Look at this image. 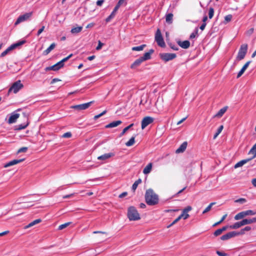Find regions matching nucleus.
<instances>
[{
	"instance_id": "obj_42",
	"label": "nucleus",
	"mask_w": 256,
	"mask_h": 256,
	"mask_svg": "<svg viewBox=\"0 0 256 256\" xmlns=\"http://www.w3.org/2000/svg\"><path fill=\"white\" fill-rule=\"evenodd\" d=\"M28 147L21 148L17 150V154H18L20 153H25L28 151Z\"/></svg>"
},
{
	"instance_id": "obj_55",
	"label": "nucleus",
	"mask_w": 256,
	"mask_h": 256,
	"mask_svg": "<svg viewBox=\"0 0 256 256\" xmlns=\"http://www.w3.org/2000/svg\"><path fill=\"white\" fill-rule=\"evenodd\" d=\"M103 46H104V44L102 43L100 40H98V46H96V50H100Z\"/></svg>"
},
{
	"instance_id": "obj_25",
	"label": "nucleus",
	"mask_w": 256,
	"mask_h": 256,
	"mask_svg": "<svg viewBox=\"0 0 256 256\" xmlns=\"http://www.w3.org/2000/svg\"><path fill=\"white\" fill-rule=\"evenodd\" d=\"M173 14L169 13L166 15V21L168 24H172L173 20Z\"/></svg>"
},
{
	"instance_id": "obj_11",
	"label": "nucleus",
	"mask_w": 256,
	"mask_h": 256,
	"mask_svg": "<svg viewBox=\"0 0 256 256\" xmlns=\"http://www.w3.org/2000/svg\"><path fill=\"white\" fill-rule=\"evenodd\" d=\"M154 121V118L150 116H146L144 118L142 121V128L144 130L148 125L152 123Z\"/></svg>"
},
{
	"instance_id": "obj_50",
	"label": "nucleus",
	"mask_w": 256,
	"mask_h": 256,
	"mask_svg": "<svg viewBox=\"0 0 256 256\" xmlns=\"http://www.w3.org/2000/svg\"><path fill=\"white\" fill-rule=\"evenodd\" d=\"M198 28H196L194 32L192 33L190 35V38L192 39V38H194L198 34Z\"/></svg>"
},
{
	"instance_id": "obj_53",
	"label": "nucleus",
	"mask_w": 256,
	"mask_h": 256,
	"mask_svg": "<svg viewBox=\"0 0 256 256\" xmlns=\"http://www.w3.org/2000/svg\"><path fill=\"white\" fill-rule=\"evenodd\" d=\"M106 110H104V112H102V113L100 114H99L95 116L94 118V120H97L98 118H100V116H103L104 114H105L106 113Z\"/></svg>"
},
{
	"instance_id": "obj_43",
	"label": "nucleus",
	"mask_w": 256,
	"mask_h": 256,
	"mask_svg": "<svg viewBox=\"0 0 256 256\" xmlns=\"http://www.w3.org/2000/svg\"><path fill=\"white\" fill-rule=\"evenodd\" d=\"M226 216H227V214H225L224 215L222 216V218L220 220V221L217 222H216V223H215L213 225V226H216L220 224L226 219Z\"/></svg>"
},
{
	"instance_id": "obj_15",
	"label": "nucleus",
	"mask_w": 256,
	"mask_h": 256,
	"mask_svg": "<svg viewBox=\"0 0 256 256\" xmlns=\"http://www.w3.org/2000/svg\"><path fill=\"white\" fill-rule=\"evenodd\" d=\"M235 234L234 233V231L229 232L226 234L220 237V240H226L230 239V238H234L235 236Z\"/></svg>"
},
{
	"instance_id": "obj_51",
	"label": "nucleus",
	"mask_w": 256,
	"mask_h": 256,
	"mask_svg": "<svg viewBox=\"0 0 256 256\" xmlns=\"http://www.w3.org/2000/svg\"><path fill=\"white\" fill-rule=\"evenodd\" d=\"M234 233L235 234H234L235 236H238L239 235L244 234H245V232H244V230L242 228L239 232H236L234 231Z\"/></svg>"
},
{
	"instance_id": "obj_61",
	"label": "nucleus",
	"mask_w": 256,
	"mask_h": 256,
	"mask_svg": "<svg viewBox=\"0 0 256 256\" xmlns=\"http://www.w3.org/2000/svg\"><path fill=\"white\" fill-rule=\"evenodd\" d=\"M128 195L127 192H124L119 195L120 198H122Z\"/></svg>"
},
{
	"instance_id": "obj_62",
	"label": "nucleus",
	"mask_w": 256,
	"mask_h": 256,
	"mask_svg": "<svg viewBox=\"0 0 256 256\" xmlns=\"http://www.w3.org/2000/svg\"><path fill=\"white\" fill-rule=\"evenodd\" d=\"M254 28H250V30L247 32V34H248V35H250V34H252L253 33V32H254Z\"/></svg>"
},
{
	"instance_id": "obj_28",
	"label": "nucleus",
	"mask_w": 256,
	"mask_h": 256,
	"mask_svg": "<svg viewBox=\"0 0 256 256\" xmlns=\"http://www.w3.org/2000/svg\"><path fill=\"white\" fill-rule=\"evenodd\" d=\"M242 226V221L235 222L234 224L230 226V229H237Z\"/></svg>"
},
{
	"instance_id": "obj_64",
	"label": "nucleus",
	"mask_w": 256,
	"mask_h": 256,
	"mask_svg": "<svg viewBox=\"0 0 256 256\" xmlns=\"http://www.w3.org/2000/svg\"><path fill=\"white\" fill-rule=\"evenodd\" d=\"M252 183L254 187H256V178L252 180Z\"/></svg>"
},
{
	"instance_id": "obj_10",
	"label": "nucleus",
	"mask_w": 256,
	"mask_h": 256,
	"mask_svg": "<svg viewBox=\"0 0 256 256\" xmlns=\"http://www.w3.org/2000/svg\"><path fill=\"white\" fill-rule=\"evenodd\" d=\"M160 58L165 62L172 60L176 56L175 54L162 53L160 54Z\"/></svg>"
},
{
	"instance_id": "obj_49",
	"label": "nucleus",
	"mask_w": 256,
	"mask_h": 256,
	"mask_svg": "<svg viewBox=\"0 0 256 256\" xmlns=\"http://www.w3.org/2000/svg\"><path fill=\"white\" fill-rule=\"evenodd\" d=\"M246 202V200L244 198H238L234 201L236 203H240V204H244Z\"/></svg>"
},
{
	"instance_id": "obj_58",
	"label": "nucleus",
	"mask_w": 256,
	"mask_h": 256,
	"mask_svg": "<svg viewBox=\"0 0 256 256\" xmlns=\"http://www.w3.org/2000/svg\"><path fill=\"white\" fill-rule=\"evenodd\" d=\"M26 159L25 157L20 158V156L17 157V164L24 161Z\"/></svg>"
},
{
	"instance_id": "obj_14",
	"label": "nucleus",
	"mask_w": 256,
	"mask_h": 256,
	"mask_svg": "<svg viewBox=\"0 0 256 256\" xmlns=\"http://www.w3.org/2000/svg\"><path fill=\"white\" fill-rule=\"evenodd\" d=\"M16 48V42L12 44L10 46H9L8 48H6L4 52H3L1 54V57H4L6 56L10 51L12 50H14Z\"/></svg>"
},
{
	"instance_id": "obj_38",
	"label": "nucleus",
	"mask_w": 256,
	"mask_h": 256,
	"mask_svg": "<svg viewBox=\"0 0 256 256\" xmlns=\"http://www.w3.org/2000/svg\"><path fill=\"white\" fill-rule=\"evenodd\" d=\"M244 212L246 216H254L256 214V212H254L252 210H247L246 211H244Z\"/></svg>"
},
{
	"instance_id": "obj_63",
	"label": "nucleus",
	"mask_w": 256,
	"mask_h": 256,
	"mask_svg": "<svg viewBox=\"0 0 256 256\" xmlns=\"http://www.w3.org/2000/svg\"><path fill=\"white\" fill-rule=\"evenodd\" d=\"M94 26V23H90L86 26V28H91L93 27Z\"/></svg>"
},
{
	"instance_id": "obj_40",
	"label": "nucleus",
	"mask_w": 256,
	"mask_h": 256,
	"mask_svg": "<svg viewBox=\"0 0 256 256\" xmlns=\"http://www.w3.org/2000/svg\"><path fill=\"white\" fill-rule=\"evenodd\" d=\"M16 164V159H14L13 160H12L8 162H7L4 165V168H8V166H13V165H15Z\"/></svg>"
},
{
	"instance_id": "obj_2",
	"label": "nucleus",
	"mask_w": 256,
	"mask_h": 256,
	"mask_svg": "<svg viewBox=\"0 0 256 256\" xmlns=\"http://www.w3.org/2000/svg\"><path fill=\"white\" fill-rule=\"evenodd\" d=\"M17 131L26 128L29 124L28 114L26 112H22L21 116L20 114H17Z\"/></svg>"
},
{
	"instance_id": "obj_19",
	"label": "nucleus",
	"mask_w": 256,
	"mask_h": 256,
	"mask_svg": "<svg viewBox=\"0 0 256 256\" xmlns=\"http://www.w3.org/2000/svg\"><path fill=\"white\" fill-rule=\"evenodd\" d=\"M228 107L227 106H224L221 108L214 116V118H220L226 112Z\"/></svg>"
},
{
	"instance_id": "obj_8",
	"label": "nucleus",
	"mask_w": 256,
	"mask_h": 256,
	"mask_svg": "<svg viewBox=\"0 0 256 256\" xmlns=\"http://www.w3.org/2000/svg\"><path fill=\"white\" fill-rule=\"evenodd\" d=\"M124 2V0H119L111 14L106 18V22H109L112 18H113L114 17L116 12L118 11L120 6H122V4Z\"/></svg>"
},
{
	"instance_id": "obj_23",
	"label": "nucleus",
	"mask_w": 256,
	"mask_h": 256,
	"mask_svg": "<svg viewBox=\"0 0 256 256\" xmlns=\"http://www.w3.org/2000/svg\"><path fill=\"white\" fill-rule=\"evenodd\" d=\"M252 158H248L246 160H240L237 162L234 166V168H237L239 167L242 166L243 165L246 164V162H248V161L251 160Z\"/></svg>"
},
{
	"instance_id": "obj_45",
	"label": "nucleus",
	"mask_w": 256,
	"mask_h": 256,
	"mask_svg": "<svg viewBox=\"0 0 256 256\" xmlns=\"http://www.w3.org/2000/svg\"><path fill=\"white\" fill-rule=\"evenodd\" d=\"M214 14V9L212 8H210L208 11V17L211 19Z\"/></svg>"
},
{
	"instance_id": "obj_35",
	"label": "nucleus",
	"mask_w": 256,
	"mask_h": 256,
	"mask_svg": "<svg viewBox=\"0 0 256 256\" xmlns=\"http://www.w3.org/2000/svg\"><path fill=\"white\" fill-rule=\"evenodd\" d=\"M216 204L215 202H211L202 212V214H206L212 209V206Z\"/></svg>"
},
{
	"instance_id": "obj_4",
	"label": "nucleus",
	"mask_w": 256,
	"mask_h": 256,
	"mask_svg": "<svg viewBox=\"0 0 256 256\" xmlns=\"http://www.w3.org/2000/svg\"><path fill=\"white\" fill-rule=\"evenodd\" d=\"M128 217L130 220H138L140 219V215L135 207L131 206L128 210Z\"/></svg>"
},
{
	"instance_id": "obj_41",
	"label": "nucleus",
	"mask_w": 256,
	"mask_h": 256,
	"mask_svg": "<svg viewBox=\"0 0 256 256\" xmlns=\"http://www.w3.org/2000/svg\"><path fill=\"white\" fill-rule=\"evenodd\" d=\"M224 128V126L222 125L220 126L218 128L214 136V139L216 138L219 135V134L222 132V130Z\"/></svg>"
},
{
	"instance_id": "obj_24",
	"label": "nucleus",
	"mask_w": 256,
	"mask_h": 256,
	"mask_svg": "<svg viewBox=\"0 0 256 256\" xmlns=\"http://www.w3.org/2000/svg\"><path fill=\"white\" fill-rule=\"evenodd\" d=\"M16 122V110L12 113L11 116H10L8 122L9 124L14 123Z\"/></svg>"
},
{
	"instance_id": "obj_31",
	"label": "nucleus",
	"mask_w": 256,
	"mask_h": 256,
	"mask_svg": "<svg viewBox=\"0 0 256 256\" xmlns=\"http://www.w3.org/2000/svg\"><path fill=\"white\" fill-rule=\"evenodd\" d=\"M246 217L245 214L244 212V211L241 212L238 214H236L234 217V218L235 220H238L241 219H242Z\"/></svg>"
},
{
	"instance_id": "obj_3",
	"label": "nucleus",
	"mask_w": 256,
	"mask_h": 256,
	"mask_svg": "<svg viewBox=\"0 0 256 256\" xmlns=\"http://www.w3.org/2000/svg\"><path fill=\"white\" fill-rule=\"evenodd\" d=\"M154 50L150 49V50L146 52L142 56L140 57L138 59L136 60L134 63L131 65V68H135L139 66L143 62L150 60L151 58V54H153Z\"/></svg>"
},
{
	"instance_id": "obj_12",
	"label": "nucleus",
	"mask_w": 256,
	"mask_h": 256,
	"mask_svg": "<svg viewBox=\"0 0 256 256\" xmlns=\"http://www.w3.org/2000/svg\"><path fill=\"white\" fill-rule=\"evenodd\" d=\"M32 14V12H30L20 16L18 18H17V24L20 22L28 20L30 18Z\"/></svg>"
},
{
	"instance_id": "obj_13",
	"label": "nucleus",
	"mask_w": 256,
	"mask_h": 256,
	"mask_svg": "<svg viewBox=\"0 0 256 256\" xmlns=\"http://www.w3.org/2000/svg\"><path fill=\"white\" fill-rule=\"evenodd\" d=\"M192 210V208L191 206H188L186 208H184L182 210V214L179 216L180 218H183L184 220H186L190 216V215L188 214V212Z\"/></svg>"
},
{
	"instance_id": "obj_18",
	"label": "nucleus",
	"mask_w": 256,
	"mask_h": 256,
	"mask_svg": "<svg viewBox=\"0 0 256 256\" xmlns=\"http://www.w3.org/2000/svg\"><path fill=\"white\" fill-rule=\"evenodd\" d=\"M187 145H188V143L186 142H184L176 150V154L183 152L186 150Z\"/></svg>"
},
{
	"instance_id": "obj_37",
	"label": "nucleus",
	"mask_w": 256,
	"mask_h": 256,
	"mask_svg": "<svg viewBox=\"0 0 256 256\" xmlns=\"http://www.w3.org/2000/svg\"><path fill=\"white\" fill-rule=\"evenodd\" d=\"M135 136H132L130 140L126 143V145L127 146H130L134 144Z\"/></svg>"
},
{
	"instance_id": "obj_22",
	"label": "nucleus",
	"mask_w": 256,
	"mask_h": 256,
	"mask_svg": "<svg viewBox=\"0 0 256 256\" xmlns=\"http://www.w3.org/2000/svg\"><path fill=\"white\" fill-rule=\"evenodd\" d=\"M250 61H248V62H246L244 64V66H243V67L238 72V75H237V78H240V76H241L244 73V72H245L246 70L248 68V66L250 64Z\"/></svg>"
},
{
	"instance_id": "obj_39",
	"label": "nucleus",
	"mask_w": 256,
	"mask_h": 256,
	"mask_svg": "<svg viewBox=\"0 0 256 256\" xmlns=\"http://www.w3.org/2000/svg\"><path fill=\"white\" fill-rule=\"evenodd\" d=\"M133 126L134 124H132L124 128L122 132L120 133V136H123L126 132L128 131L130 128Z\"/></svg>"
},
{
	"instance_id": "obj_46",
	"label": "nucleus",
	"mask_w": 256,
	"mask_h": 256,
	"mask_svg": "<svg viewBox=\"0 0 256 256\" xmlns=\"http://www.w3.org/2000/svg\"><path fill=\"white\" fill-rule=\"evenodd\" d=\"M24 85L21 83L20 80H17V92L23 88Z\"/></svg>"
},
{
	"instance_id": "obj_52",
	"label": "nucleus",
	"mask_w": 256,
	"mask_h": 256,
	"mask_svg": "<svg viewBox=\"0 0 256 256\" xmlns=\"http://www.w3.org/2000/svg\"><path fill=\"white\" fill-rule=\"evenodd\" d=\"M232 15L231 14L227 15L224 17V20L227 22H229L232 20Z\"/></svg>"
},
{
	"instance_id": "obj_5",
	"label": "nucleus",
	"mask_w": 256,
	"mask_h": 256,
	"mask_svg": "<svg viewBox=\"0 0 256 256\" xmlns=\"http://www.w3.org/2000/svg\"><path fill=\"white\" fill-rule=\"evenodd\" d=\"M248 46L246 44H242L240 46L236 56V59L238 60H241L244 58L248 51Z\"/></svg>"
},
{
	"instance_id": "obj_44",
	"label": "nucleus",
	"mask_w": 256,
	"mask_h": 256,
	"mask_svg": "<svg viewBox=\"0 0 256 256\" xmlns=\"http://www.w3.org/2000/svg\"><path fill=\"white\" fill-rule=\"evenodd\" d=\"M70 224H71V222H68L65 223L64 224H62L58 226V230H62L64 228H66Z\"/></svg>"
},
{
	"instance_id": "obj_1",
	"label": "nucleus",
	"mask_w": 256,
	"mask_h": 256,
	"mask_svg": "<svg viewBox=\"0 0 256 256\" xmlns=\"http://www.w3.org/2000/svg\"><path fill=\"white\" fill-rule=\"evenodd\" d=\"M144 197L146 203L149 206H155L158 203V195L151 188L146 190Z\"/></svg>"
},
{
	"instance_id": "obj_59",
	"label": "nucleus",
	"mask_w": 256,
	"mask_h": 256,
	"mask_svg": "<svg viewBox=\"0 0 256 256\" xmlns=\"http://www.w3.org/2000/svg\"><path fill=\"white\" fill-rule=\"evenodd\" d=\"M44 26H42L38 32L37 36H39L44 30Z\"/></svg>"
},
{
	"instance_id": "obj_6",
	"label": "nucleus",
	"mask_w": 256,
	"mask_h": 256,
	"mask_svg": "<svg viewBox=\"0 0 256 256\" xmlns=\"http://www.w3.org/2000/svg\"><path fill=\"white\" fill-rule=\"evenodd\" d=\"M155 40L157 42L158 44L162 47L164 48L166 46L164 38L162 36L160 30V29H158L155 35Z\"/></svg>"
},
{
	"instance_id": "obj_30",
	"label": "nucleus",
	"mask_w": 256,
	"mask_h": 256,
	"mask_svg": "<svg viewBox=\"0 0 256 256\" xmlns=\"http://www.w3.org/2000/svg\"><path fill=\"white\" fill-rule=\"evenodd\" d=\"M42 222L41 219H40V218L36 219V220L32 222H30L28 225L26 226H25V228H30L31 226H32L40 222Z\"/></svg>"
},
{
	"instance_id": "obj_20",
	"label": "nucleus",
	"mask_w": 256,
	"mask_h": 256,
	"mask_svg": "<svg viewBox=\"0 0 256 256\" xmlns=\"http://www.w3.org/2000/svg\"><path fill=\"white\" fill-rule=\"evenodd\" d=\"M122 123L121 120L114 121L105 126L106 128H112L116 127Z\"/></svg>"
},
{
	"instance_id": "obj_57",
	"label": "nucleus",
	"mask_w": 256,
	"mask_h": 256,
	"mask_svg": "<svg viewBox=\"0 0 256 256\" xmlns=\"http://www.w3.org/2000/svg\"><path fill=\"white\" fill-rule=\"evenodd\" d=\"M216 253L219 256H228L227 254H226L225 252H221L218 251V250H217L216 252Z\"/></svg>"
},
{
	"instance_id": "obj_27",
	"label": "nucleus",
	"mask_w": 256,
	"mask_h": 256,
	"mask_svg": "<svg viewBox=\"0 0 256 256\" xmlns=\"http://www.w3.org/2000/svg\"><path fill=\"white\" fill-rule=\"evenodd\" d=\"M152 163H149L144 169L143 173L145 174H149L152 170Z\"/></svg>"
},
{
	"instance_id": "obj_48",
	"label": "nucleus",
	"mask_w": 256,
	"mask_h": 256,
	"mask_svg": "<svg viewBox=\"0 0 256 256\" xmlns=\"http://www.w3.org/2000/svg\"><path fill=\"white\" fill-rule=\"evenodd\" d=\"M222 230H221V228H219V229H218L216 230L214 233V235L215 236H220V234H222Z\"/></svg>"
},
{
	"instance_id": "obj_21",
	"label": "nucleus",
	"mask_w": 256,
	"mask_h": 256,
	"mask_svg": "<svg viewBox=\"0 0 256 256\" xmlns=\"http://www.w3.org/2000/svg\"><path fill=\"white\" fill-rule=\"evenodd\" d=\"M242 221V226L256 222V218H253L250 219H243Z\"/></svg>"
},
{
	"instance_id": "obj_7",
	"label": "nucleus",
	"mask_w": 256,
	"mask_h": 256,
	"mask_svg": "<svg viewBox=\"0 0 256 256\" xmlns=\"http://www.w3.org/2000/svg\"><path fill=\"white\" fill-rule=\"evenodd\" d=\"M72 56V54H70L67 57L63 58L62 60L58 62L56 64L51 66L52 70L56 71L60 70L61 68L63 67L64 65V62L67 61L71 56Z\"/></svg>"
},
{
	"instance_id": "obj_60",
	"label": "nucleus",
	"mask_w": 256,
	"mask_h": 256,
	"mask_svg": "<svg viewBox=\"0 0 256 256\" xmlns=\"http://www.w3.org/2000/svg\"><path fill=\"white\" fill-rule=\"evenodd\" d=\"M104 0H98L96 2V4L98 6H101L102 4L104 3Z\"/></svg>"
},
{
	"instance_id": "obj_47",
	"label": "nucleus",
	"mask_w": 256,
	"mask_h": 256,
	"mask_svg": "<svg viewBox=\"0 0 256 256\" xmlns=\"http://www.w3.org/2000/svg\"><path fill=\"white\" fill-rule=\"evenodd\" d=\"M26 40L24 39L21 40L18 42H17V48L19 47L22 44H26Z\"/></svg>"
},
{
	"instance_id": "obj_33",
	"label": "nucleus",
	"mask_w": 256,
	"mask_h": 256,
	"mask_svg": "<svg viewBox=\"0 0 256 256\" xmlns=\"http://www.w3.org/2000/svg\"><path fill=\"white\" fill-rule=\"evenodd\" d=\"M82 26H78L76 28H74L71 30L70 32L72 34H78L82 31Z\"/></svg>"
},
{
	"instance_id": "obj_17",
	"label": "nucleus",
	"mask_w": 256,
	"mask_h": 256,
	"mask_svg": "<svg viewBox=\"0 0 256 256\" xmlns=\"http://www.w3.org/2000/svg\"><path fill=\"white\" fill-rule=\"evenodd\" d=\"M178 44L182 48L184 49L188 48L190 46V42L188 40H184L183 42L178 41Z\"/></svg>"
},
{
	"instance_id": "obj_36",
	"label": "nucleus",
	"mask_w": 256,
	"mask_h": 256,
	"mask_svg": "<svg viewBox=\"0 0 256 256\" xmlns=\"http://www.w3.org/2000/svg\"><path fill=\"white\" fill-rule=\"evenodd\" d=\"M142 182L141 179L139 178L138 180H136L134 184H132V190L134 191H135V190L136 189L138 186Z\"/></svg>"
},
{
	"instance_id": "obj_29",
	"label": "nucleus",
	"mask_w": 256,
	"mask_h": 256,
	"mask_svg": "<svg viewBox=\"0 0 256 256\" xmlns=\"http://www.w3.org/2000/svg\"><path fill=\"white\" fill-rule=\"evenodd\" d=\"M12 92L14 94H16V82H14L12 86L9 88L7 95L9 96Z\"/></svg>"
},
{
	"instance_id": "obj_54",
	"label": "nucleus",
	"mask_w": 256,
	"mask_h": 256,
	"mask_svg": "<svg viewBox=\"0 0 256 256\" xmlns=\"http://www.w3.org/2000/svg\"><path fill=\"white\" fill-rule=\"evenodd\" d=\"M72 136V133L70 132H67L63 134L62 136V138H69Z\"/></svg>"
},
{
	"instance_id": "obj_9",
	"label": "nucleus",
	"mask_w": 256,
	"mask_h": 256,
	"mask_svg": "<svg viewBox=\"0 0 256 256\" xmlns=\"http://www.w3.org/2000/svg\"><path fill=\"white\" fill-rule=\"evenodd\" d=\"M94 102V101H91L90 102L78 105H74L70 106L71 108L77 110H86L88 108L91 104Z\"/></svg>"
},
{
	"instance_id": "obj_34",
	"label": "nucleus",
	"mask_w": 256,
	"mask_h": 256,
	"mask_svg": "<svg viewBox=\"0 0 256 256\" xmlns=\"http://www.w3.org/2000/svg\"><path fill=\"white\" fill-rule=\"evenodd\" d=\"M146 46V44H142L141 46H134L132 47V50L133 51H141Z\"/></svg>"
},
{
	"instance_id": "obj_16",
	"label": "nucleus",
	"mask_w": 256,
	"mask_h": 256,
	"mask_svg": "<svg viewBox=\"0 0 256 256\" xmlns=\"http://www.w3.org/2000/svg\"><path fill=\"white\" fill-rule=\"evenodd\" d=\"M114 156V153L110 152L108 154H104L98 158V159L102 160H105L107 159L110 158Z\"/></svg>"
},
{
	"instance_id": "obj_32",
	"label": "nucleus",
	"mask_w": 256,
	"mask_h": 256,
	"mask_svg": "<svg viewBox=\"0 0 256 256\" xmlns=\"http://www.w3.org/2000/svg\"><path fill=\"white\" fill-rule=\"evenodd\" d=\"M249 154H252L253 156L251 158L252 160L256 157V143L254 145L250 150L249 151Z\"/></svg>"
},
{
	"instance_id": "obj_26",
	"label": "nucleus",
	"mask_w": 256,
	"mask_h": 256,
	"mask_svg": "<svg viewBox=\"0 0 256 256\" xmlns=\"http://www.w3.org/2000/svg\"><path fill=\"white\" fill-rule=\"evenodd\" d=\"M55 47L56 44H52L50 46L43 52V54L45 56L48 54Z\"/></svg>"
},
{
	"instance_id": "obj_56",
	"label": "nucleus",
	"mask_w": 256,
	"mask_h": 256,
	"mask_svg": "<svg viewBox=\"0 0 256 256\" xmlns=\"http://www.w3.org/2000/svg\"><path fill=\"white\" fill-rule=\"evenodd\" d=\"M169 46L171 48H172V50H178V48L175 44H170Z\"/></svg>"
}]
</instances>
